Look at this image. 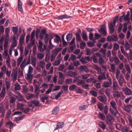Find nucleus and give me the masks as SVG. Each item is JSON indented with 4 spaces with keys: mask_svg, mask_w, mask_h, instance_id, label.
I'll list each match as a JSON object with an SVG mask.
<instances>
[{
    "mask_svg": "<svg viewBox=\"0 0 132 132\" xmlns=\"http://www.w3.org/2000/svg\"><path fill=\"white\" fill-rule=\"evenodd\" d=\"M41 84V81L40 80H34V85L35 87V92L37 94V96H38L39 93V90L40 88L39 87Z\"/></svg>",
    "mask_w": 132,
    "mask_h": 132,
    "instance_id": "nucleus-1",
    "label": "nucleus"
},
{
    "mask_svg": "<svg viewBox=\"0 0 132 132\" xmlns=\"http://www.w3.org/2000/svg\"><path fill=\"white\" fill-rule=\"evenodd\" d=\"M77 75L76 72L72 71H69L67 72V76H69L71 77H73Z\"/></svg>",
    "mask_w": 132,
    "mask_h": 132,
    "instance_id": "nucleus-23",
    "label": "nucleus"
},
{
    "mask_svg": "<svg viewBox=\"0 0 132 132\" xmlns=\"http://www.w3.org/2000/svg\"><path fill=\"white\" fill-rule=\"evenodd\" d=\"M125 67L128 73L130 74L131 70L129 65H125Z\"/></svg>",
    "mask_w": 132,
    "mask_h": 132,
    "instance_id": "nucleus-55",
    "label": "nucleus"
},
{
    "mask_svg": "<svg viewBox=\"0 0 132 132\" xmlns=\"http://www.w3.org/2000/svg\"><path fill=\"white\" fill-rule=\"evenodd\" d=\"M33 68L30 65L29 67L28 72V74H31L33 72Z\"/></svg>",
    "mask_w": 132,
    "mask_h": 132,
    "instance_id": "nucleus-59",
    "label": "nucleus"
},
{
    "mask_svg": "<svg viewBox=\"0 0 132 132\" xmlns=\"http://www.w3.org/2000/svg\"><path fill=\"white\" fill-rule=\"evenodd\" d=\"M123 90L126 95H132V91L127 87L123 88Z\"/></svg>",
    "mask_w": 132,
    "mask_h": 132,
    "instance_id": "nucleus-7",
    "label": "nucleus"
},
{
    "mask_svg": "<svg viewBox=\"0 0 132 132\" xmlns=\"http://www.w3.org/2000/svg\"><path fill=\"white\" fill-rule=\"evenodd\" d=\"M112 84V80L111 78H109L108 81H104L103 82L102 86L105 88L110 87Z\"/></svg>",
    "mask_w": 132,
    "mask_h": 132,
    "instance_id": "nucleus-3",
    "label": "nucleus"
},
{
    "mask_svg": "<svg viewBox=\"0 0 132 132\" xmlns=\"http://www.w3.org/2000/svg\"><path fill=\"white\" fill-rule=\"evenodd\" d=\"M36 57H32L31 58V64L33 66L35 67L36 65Z\"/></svg>",
    "mask_w": 132,
    "mask_h": 132,
    "instance_id": "nucleus-25",
    "label": "nucleus"
},
{
    "mask_svg": "<svg viewBox=\"0 0 132 132\" xmlns=\"http://www.w3.org/2000/svg\"><path fill=\"white\" fill-rule=\"evenodd\" d=\"M98 62L100 64H104V60L101 57H100L98 59Z\"/></svg>",
    "mask_w": 132,
    "mask_h": 132,
    "instance_id": "nucleus-62",
    "label": "nucleus"
},
{
    "mask_svg": "<svg viewBox=\"0 0 132 132\" xmlns=\"http://www.w3.org/2000/svg\"><path fill=\"white\" fill-rule=\"evenodd\" d=\"M72 34L70 33L68 34L66 36V39L69 42L70 40L72 38Z\"/></svg>",
    "mask_w": 132,
    "mask_h": 132,
    "instance_id": "nucleus-47",
    "label": "nucleus"
},
{
    "mask_svg": "<svg viewBox=\"0 0 132 132\" xmlns=\"http://www.w3.org/2000/svg\"><path fill=\"white\" fill-rule=\"evenodd\" d=\"M111 68L110 71L114 73L116 70V66L114 64H110Z\"/></svg>",
    "mask_w": 132,
    "mask_h": 132,
    "instance_id": "nucleus-28",
    "label": "nucleus"
},
{
    "mask_svg": "<svg viewBox=\"0 0 132 132\" xmlns=\"http://www.w3.org/2000/svg\"><path fill=\"white\" fill-rule=\"evenodd\" d=\"M71 18V16H70L68 15L67 14H64L56 17L55 19H57L58 20H61L65 18Z\"/></svg>",
    "mask_w": 132,
    "mask_h": 132,
    "instance_id": "nucleus-11",
    "label": "nucleus"
},
{
    "mask_svg": "<svg viewBox=\"0 0 132 132\" xmlns=\"http://www.w3.org/2000/svg\"><path fill=\"white\" fill-rule=\"evenodd\" d=\"M17 44V43L16 41L15 40H14L11 44V46L10 48H13L14 49V48L16 46Z\"/></svg>",
    "mask_w": 132,
    "mask_h": 132,
    "instance_id": "nucleus-43",
    "label": "nucleus"
},
{
    "mask_svg": "<svg viewBox=\"0 0 132 132\" xmlns=\"http://www.w3.org/2000/svg\"><path fill=\"white\" fill-rule=\"evenodd\" d=\"M124 15L125 18V21H129V11H128L127 12V14L126 15Z\"/></svg>",
    "mask_w": 132,
    "mask_h": 132,
    "instance_id": "nucleus-42",
    "label": "nucleus"
},
{
    "mask_svg": "<svg viewBox=\"0 0 132 132\" xmlns=\"http://www.w3.org/2000/svg\"><path fill=\"white\" fill-rule=\"evenodd\" d=\"M130 47V45L128 43V42L126 43L125 45V50H128L129 49Z\"/></svg>",
    "mask_w": 132,
    "mask_h": 132,
    "instance_id": "nucleus-57",
    "label": "nucleus"
},
{
    "mask_svg": "<svg viewBox=\"0 0 132 132\" xmlns=\"http://www.w3.org/2000/svg\"><path fill=\"white\" fill-rule=\"evenodd\" d=\"M24 106V104L22 103H18L17 105V108L19 109H21L22 110L23 109V106Z\"/></svg>",
    "mask_w": 132,
    "mask_h": 132,
    "instance_id": "nucleus-45",
    "label": "nucleus"
},
{
    "mask_svg": "<svg viewBox=\"0 0 132 132\" xmlns=\"http://www.w3.org/2000/svg\"><path fill=\"white\" fill-rule=\"evenodd\" d=\"M118 56L120 60L123 62L125 63H126L127 62V61L126 59L124 58V56L120 52L118 53Z\"/></svg>",
    "mask_w": 132,
    "mask_h": 132,
    "instance_id": "nucleus-13",
    "label": "nucleus"
},
{
    "mask_svg": "<svg viewBox=\"0 0 132 132\" xmlns=\"http://www.w3.org/2000/svg\"><path fill=\"white\" fill-rule=\"evenodd\" d=\"M98 98L100 101L104 103H105L107 101V97L105 95L99 96H98Z\"/></svg>",
    "mask_w": 132,
    "mask_h": 132,
    "instance_id": "nucleus-5",
    "label": "nucleus"
},
{
    "mask_svg": "<svg viewBox=\"0 0 132 132\" xmlns=\"http://www.w3.org/2000/svg\"><path fill=\"white\" fill-rule=\"evenodd\" d=\"M51 35L52 36H53V35L51 34H50V35H49L47 34H45L44 37V43L46 44H47L49 39L50 40V36Z\"/></svg>",
    "mask_w": 132,
    "mask_h": 132,
    "instance_id": "nucleus-14",
    "label": "nucleus"
},
{
    "mask_svg": "<svg viewBox=\"0 0 132 132\" xmlns=\"http://www.w3.org/2000/svg\"><path fill=\"white\" fill-rule=\"evenodd\" d=\"M35 31L34 30L31 32V44L32 45H33L35 43Z\"/></svg>",
    "mask_w": 132,
    "mask_h": 132,
    "instance_id": "nucleus-18",
    "label": "nucleus"
},
{
    "mask_svg": "<svg viewBox=\"0 0 132 132\" xmlns=\"http://www.w3.org/2000/svg\"><path fill=\"white\" fill-rule=\"evenodd\" d=\"M76 40L77 42H80L81 40V38L80 34L78 32L76 34Z\"/></svg>",
    "mask_w": 132,
    "mask_h": 132,
    "instance_id": "nucleus-48",
    "label": "nucleus"
},
{
    "mask_svg": "<svg viewBox=\"0 0 132 132\" xmlns=\"http://www.w3.org/2000/svg\"><path fill=\"white\" fill-rule=\"evenodd\" d=\"M12 112L10 109H8L6 112L5 116V120H9L10 119V117Z\"/></svg>",
    "mask_w": 132,
    "mask_h": 132,
    "instance_id": "nucleus-19",
    "label": "nucleus"
},
{
    "mask_svg": "<svg viewBox=\"0 0 132 132\" xmlns=\"http://www.w3.org/2000/svg\"><path fill=\"white\" fill-rule=\"evenodd\" d=\"M23 59V56H21L19 57L17 59V63L19 67Z\"/></svg>",
    "mask_w": 132,
    "mask_h": 132,
    "instance_id": "nucleus-39",
    "label": "nucleus"
},
{
    "mask_svg": "<svg viewBox=\"0 0 132 132\" xmlns=\"http://www.w3.org/2000/svg\"><path fill=\"white\" fill-rule=\"evenodd\" d=\"M111 91V90L109 88H107L105 90V93L108 96H110Z\"/></svg>",
    "mask_w": 132,
    "mask_h": 132,
    "instance_id": "nucleus-50",
    "label": "nucleus"
},
{
    "mask_svg": "<svg viewBox=\"0 0 132 132\" xmlns=\"http://www.w3.org/2000/svg\"><path fill=\"white\" fill-rule=\"evenodd\" d=\"M82 38L84 40L87 41L88 39V37L87 36L86 33L84 32L82 33Z\"/></svg>",
    "mask_w": 132,
    "mask_h": 132,
    "instance_id": "nucleus-46",
    "label": "nucleus"
},
{
    "mask_svg": "<svg viewBox=\"0 0 132 132\" xmlns=\"http://www.w3.org/2000/svg\"><path fill=\"white\" fill-rule=\"evenodd\" d=\"M10 62L11 59L10 57L9 56H8V57L6 59V62L7 66L9 67H10L11 66Z\"/></svg>",
    "mask_w": 132,
    "mask_h": 132,
    "instance_id": "nucleus-44",
    "label": "nucleus"
},
{
    "mask_svg": "<svg viewBox=\"0 0 132 132\" xmlns=\"http://www.w3.org/2000/svg\"><path fill=\"white\" fill-rule=\"evenodd\" d=\"M98 79L99 80V81H101L103 79H106V77L105 75L103 74L98 76Z\"/></svg>",
    "mask_w": 132,
    "mask_h": 132,
    "instance_id": "nucleus-41",
    "label": "nucleus"
},
{
    "mask_svg": "<svg viewBox=\"0 0 132 132\" xmlns=\"http://www.w3.org/2000/svg\"><path fill=\"white\" fill-rule=\"evenodd\" d=\"M90 76V74H86L85 75H82L81 77L83 79L85 80L87 79Z\"/></svg>",
    "mask_w": 132,
    "mask_h": 132,
    "instance_id": "nucleus-49",
    "label": "nucleus"
},
{
    "mask_svg": "<svg viewBox=\"0 0 132 132\" xmlns=\"http://www.w3.org/2000/svg\"><path fill=\"white\" fill-rule=\"evenodd\" d=\"M132 107V105H128L125 106L123 108L124 110L128 112L131 111V108Z\"/></svg>",
    "mask_w": 132,
    "mask_h": 132,
    "instance_id": "nucleus-26",
    "label": "nucleus"
},
{
    "mask_svg": "<svg viewBox=\"0 0 132 132\" xmlns=\"http://www.w3.org/2000/svg\"><path fill=\"white\" fill-rule=\"evenodd\" d=\"M129 130V128L126 126H125L122 128V132H128Z\"/></svg>",
    "mask_w": 132,
    "mask_h": 132,
    "instance_id": "nucleus-52",
    "label": "nucleus"
},
{
    "mask_svg": "<svg viewBox=\"0 0 132 132\" xmlns=\"http://www.w3.org/2000/svg\"><path fill=\"white\" fill-rule=\"evenodd\" d=\"M45 64V63L44 60L40 61L38 64V65L42 69L44 68Z\"/></svg>",
    "mask_w": 132,
    "mask_h": 132,
    "instance_id": "nucleus-24",
    "label": "nucleus"
},
{
    "mask_svg": "<svg viewBox=\"0 0 132 132\" xmlns=\"http://www.w3.org/2000/svg\"><path fill=\"white\" fill-rule=\"evenodd\" d=\"M122 93L120 92H119L118 90H116L113 92V95L115 98H118L120 97Z\"/></svg>",
    "mask_w": 132,
    "mask_h": 132,
    "instance_id": "nucleus-6",
    "label": "nucleus"
},
{
    "mask_svg": "<svg viewBox=\"0 0 132 132\" xmlns=\"http://www.w3.org/2000/svg\"><path fill=\"white\" fill-rule=\"evenodd\" d=\"M106 28L105 25H103L102 26L100 29L98 30V31L102 33L104 36H105L106 34Z\"/></svg>",
    "mask_w": 132,
    "mask_h": 132,
    "instance_id": "nucleus-8",
    "label": "nucleus"
},
{
    "mask_svg": "<svg viewBox=\"0 0 132 132\" xmlns=\"http://www.w3.org/2000/svg\"><path fill=\"white\" fill-rule=\"evenodd\" d=\"M49 97V96L45 95H43L40 97L43 103L45 102V100L47 99Z\"/></svg>",
    "mask_w": 132,
    "mask_h": 132,
    "instance_id": "nucleus-30",
    "label": "nucleus"
},
{
    "mask_svg": "<svg viewBox=\"0 0 132 132\" xmlns=\"http://www.w3.org/2000/svg\"><path fill=\"white\" fill-rule=\"evenodd\" d=\"M77 87L76 85L74 84H73L69 86V89L70 91L76 89Z\"/></svg>",
    "mask_w": 132,
    "mask_h": 132,
    "instance_id": "nucleus-51",
    "label": "nucleus"
},
{
    "mask_svg": "<svg viewBox=\"0 0 132 132\" xmlns=\"http://www.w3.org/2000/svg\"><path fill=\"white\" fill-rule=\"evenodd\" d=\"M8 49H4V53L3 54L4 56L5 57H6V56H7V57H8V56H9V55L8 54Z\"/></svg>",
    "mask_w": 132,
    "mask_h": 132,
    "instance_id": "nucleus-60",
    "label": "nucleus"
},
{
    "mask_svg": "<svg viewBox=\"0 0 132 132\" xmlns=\"http://www.w3.org/2000/svg\"><path fill=\"white\" fill-rule=\"evenodd\" d=\"M118 19V16H116L115 19L113 20L112 22L111 23L110 26H109L110 33L111 34L113 33L114 31V27L115 26L116 21Z\"/></svg>",
    "mask_w": 132,
    "mask_h": 132,
    "instance_id": "nucleus-2",
    "label": "nucleus"
},
{
    "mask_svg": "<svg viewBox=\"0 0 132 132\" xmlns=\"http://www.w3.org/2000/svg\"><path fill=\"white\" fill-rule=\"evenodd\" d=\"M5 95V88L3 87L2 89L1 93H0V96L2 97H4Z\"/></svg>",
    "mask_w": 132,
    "mask_h": 132,
    "instance_id": "nucleus-38",
    "label": "nucleus"
},
{
    "mask_svg": "<svg viewBox=\"0 0 132 132\" xmlns=\"http://www.w3.org/2000/svg\"><path fill=\"white\" fill-rule=\"evenodd\" d=\"M64 124L63 122L58 123L57 124L56 129H55L54 130H55L56 129L59 128H63L64 126Z\"/></svg>",
    "mask_w": 132,
    "mask_h": 132,
    "instance_id": "nucleus-34",
    "label": "nucleus"
},
{
    "mask_svg": "<svg viewBox=\"0 0 132 132\" xmlns=\"http://www.w3.org/2000/svg\"><path fill=\"white\" fill-rule=\"evenodd\" d=\"M118 80L119 84L120 86H123V84L124 83H126L125 80L123 76H121L118 79H117Z\"/></svg>",
    "mask_w": 132,
    "mask_h": 132,
    "instance_id": "nucleus-15",
    "label": "nucleus"
},
{
    "mask_svg": "<svg viewBox=\"0 0 132 132\" xmlns=\"http://www.w3.org/2000/svg\"><path fill=\"white\" fill-rule=\"evenodd\" d=\"M107 123L108 124H110L112 121L113 120V119L112 117L109 115H107L106 116Z\"/></svg>",
    "mask_w": 132,
    "mask_h": 132,
    "instance_id": "nucleus-12",
    "label": "nucleus"
},
{
    "mask_svg": "<svg viewBox=\"0 0 132 132\" xmlns=\"http://www.w3.org/2000/svg\"><path fill=\"white\" fill-rule=\"evenodd\" d=\"M99 126L103 129H104L105 128V125L103 122H100Z\"/></svg>",
    "mask_w": 132,
    "mask_h": 132,
    "instance_id": "nucleus-58",
    "label": "nucleus"
},
{
    "mask_svg": "<svg viewBox=\"0 0 132 132\" xmlns=\"http://www.w3.org/2000/svg\"><path fill=\"white\" fill-rule=\"evenodd\" d=\"M55 38L54 39V42L58 44H59V42L61 43L62 41L60 37L57 34H55Z\"/></svg>",
    "mask_w": 132,
    "mask_h": 132,
    "instance_id": "nucleus-16",
    "label": "nucleus"
},
{
    "mask_svg": "<svg viewBox=\"0 0 132 132\" xmlns=\"http://www.w3.org/2000/svg\"><path fill=\"white\" fill-rule=\"evenodd\" d=\"M119 87L117 81L116 79H114L113 81V90H116L118 89Z\"/></svg>",
    "mask_w": 132,
    "mask_h": 132,
    "instance_id": "nucleus-10",
    "label": "nucleus"
},
{
    "mask_svg": "<svg viewBox=\"0 0 132 132\" xmlns=\"http://www.w3.org/2000/svg\"><path fill=\"white\" fill-rule=\"evenodd\" d=\"M80 69L81 71H85L86 73L89 72L88 68L86 66L81 65L80 67Z\"/></svg>",
    "mask_w": 132,
    "mask_h": 132,
    "instance_id": "nucleus-22",
    "label": "nucleus"
},
{
    "mask_svg": "<svg viewBox=\"0 0 132 132\" xmlns=\"http://www.w3.org/2000/svg\"><path fill=\"white\" fill-rule=\"evenodd\" d=\"M43 44L42 42L39 41V45L38 46V49L40 52H43L46 50V46L45 45L44 46V48L42 49Z\"/></svg>",
    "mask_w": 132,
    "mask_h": 132,
    "instance_id": "nucleus-9",
    "label": "nucleus"
},
{
    "mask_svg": "<svg viewBox=\"0 0 132 132\" xmlns=\"http://www.w3.org/2000/svg\"><path fill=\"white\" fill-rule=\"evenodd\" d=\"M93 68L98 71L99 72H101V70L100 67H98L97 65H93Z\"/></svg>",
    "mask_w": 132,
    "mask_h": 132,
    "instance_id": "nucleus-33",
    "label": "nucleus"
},
{
    "mask_svg": "<svg viewBox=\"0 0 132 132\" xmlns=\"http://www.w3.org/2000/svg\"><path fill=\"white\" fill-rule=\"evenodd\" d=\"M116 77L117 79H118L120 77H121V76H123L120 73V72L119 69H117L116 70Z\"/></svg>",
    "mask_w": 132,
    "mask_h": 132,
    "instance_id": "nucleus-21",
    "label": "nucleus"
},
{
    "mask_svg": "<svg viewBox=\"0 0 132 132\" xmlns=\"http://www.w3.org/2000/svg\"><path fill=\"white\" fill-rule=\"evenodd\" d=\"M18 10L21 12L23 11L21 3H19L18 4Z\"/></svg>",
    "mask_w": 132,
    "mask_h": 132,
    "instance_id": "nucleus-64",
    "label": "nucleus"
},
{
    "mask_svg": "<svg viewBox=\"0 0 132 132\" xmlns=\"http://www.w3.org/2000/svg\"><path fill=\"white\" fill-rule=\"evenodd\" d=\"M26 61L25 60H24L22 62L21 65L20 67L22 69L26 65Z\"/></svg>",
    "mask_w": 132,
    "mask_h": 132,
    "instance_id": "nucleus-56",
    "label": "nucleus"
},
{
    "mask_svg": "<svg viewBox=\"0 0 132 132\" xmlns=\"http://www.w3.org/2000/svg\"><path fill=\"white\" fill-rule=\"evenodd\" d=\"M20 88V85L18 83H16L15 85V90H19Z\"/></svg>",
    "mask_w": 132,
    "mask_h": 132,
    "instance_id": "nucleus-63",
    "label": "nucleus"
},
{
    "mask_svg": "<svg viewBox=\"0 0 132 132\" xmlns=\"http://www.w3.org/2000/svg\"><path fill=\"white\" fill-rule=\"evenodd\" d=\"M61 62V60L59 59L58 61H55L52 64L54 66H57L59 65Z\"/></svg>",
    "mask_w": 132,
    "mask_h": 132,
    "instance_id": "nucleus-61",
    "label": "nucleus"
},
{
    "mask_svg": "<svg viewBox=\"0 0 132 132\" xmlns=\"http://www.w3.org/2000/svg\"><path fill=\"white\" fill-rule=\"evenodd\" d=\"M111 106L114 110H117V106L116 103L114 100H112L110 102Z\"/></svg>",
    "mask_w": 132,
    "mask_h": 132,
    "instance_id": "nucleus-20",
    "label": "nucleus"
},
{
    "mask_svg": "<svg viewBox=\"0 0 132 132\" xmlns=\"http://www.w3.org/2000/svg\"><path fill=\"white\" fill-rule=\"evenodd\" d=\"M25 35V34L21 35L20 37L19 42L20 45H22L24 43Z\"/></svg>",
    "mask_w": 132,
    "mask_h": 132,
    "instance_id": "nucleus-29",
    "label": "nucleus"
},
{
    "mask_svg": "<svg viewBox=\"0 0 132 132\" xmlns=\"http://www.w3.org/2000/svg\"><path fill=\"white\" fill-rule=\"evenodd\" d=\"M59 111V108L56 107L54 108L52 110V114L54 115L56 114Z\"/></svg>",
    "mask_w": 132,
    "mask_h": 132,
    "instance_id": "nucleus-27",
    "label": "nucleus"
},
{
    "mask_svg": "<svg viewBox=\"0 0 132 132\" xmlns=\"http://www.w3.org/2000/svg\"><path fill=\"white\" fill-rule=\"evenodd\" d=\"M108 109L109 107L105 105L104 106L103 109V113L106 115L107 114L108 112Z\"/></svg>",
    "mask_w": 132,
    "mask_h": 132,
    "instance_id": "nucleus-37",
    "label": "nucleus"
},
{
    "mask_svg": "<svg viewBox=\"0 0 132 132\" xmlns=\"http://www.w3.org/2000/svg\"><path fill=\"white\" fill-rule=\"evenodd\" d=\"M9 42V41L5 40L4 45V49H7Z\"/></svg>",
    "mask_w": 132,
    "mask_h": 132,
    "instance_id": "nucleus-53",
    "label": "nucleus"
},
{
    "mask_svg": "<svg viewBox=\"0 0 132 132\" xmlns=\"http://www.w3.org/2000/svg\"><path fill=\"white\" fill-rule=\"evenodd\" d=\"M114 110L113 109H110L109 110L110 112L114 116H116L118 113V112L117 110H117Z\"/></svg>",
    "mask_w": 132,
    "mask_h": 132,
    "instance_id": "nucleus-35",
    "label": "nucleus"
},
{
    "mask_svg": "<svg viewBox=\"0 0 132 132\" xmlns=\"http://www.w3.org/2000/svg\"><path fill=\"white\" fill-rule=\"evenodd\" d=\"M59 51V48H55L52 51V54L56 56Z\"/></svg>",
    "mask_w": 132,
    "mask_h": 132,
    "instance_id": "nucleus-40",
    "label": "nucleus"
},
{
    "mask_svg": "<svg viewBox=\"0 0 132 132\" xmlns=\"http://www.w3.org/2000/svg\"><path fill=\"white\" fill-rule=\"evenodd\" d=\"M50 39L49 40V45H48V49H47V51H48V52H50L51 49L52 48L54 47V46L52 44L51 42V40L53 38V36H52L51 35H50Z\"/></svg>",
    "mask_w": 132,
    "mask_h": 132,
    "instance_id": "nucleus-4",
    "label": "nucleus"
},
{
    "mask_svg": "<svg viewBox=\"0 0 132 132\" xmlns=\"http://www.w3.org/2000/svg\"><path fill=\"white\" fill-rule=\"evenodd\" d=\"M119 48V45L117 43H114V44L113 50L117 51Z\"/></svg>",
    "mask_w": 132,
    "mask_h": 132,
    "instance_id": "nucleus-54",
    "label": "nucleus"
},
{
    "mask_svg": "<svg viewBox=\"0 0 132 132\" xmlns=\"http://www.w3.org/2000/svg\"><path fill=\"white\" fill-rule=\"evenodd\" d=\"M98 117L100 119L103 120H104L105 116L104 114L102 113L99 112L98 114Z\"/></svg>",
    "mask_w": 132,
    "mask_h": 132,
    "instance_id": "nucleus-31",
    "label": "nucleus"
},
{
    "mask_svg": "<svg viewBox=\"0 0 132 132\" xmlns=\"http://www.w3.org/2000/svg\"><path fill=\"white\" fill-rule=\"evenodd\" d=\"M17 72L15 71H14L12 72L11 77L12 80L13 81H15L16 79L17 78Z\"/></svg>",
    "mask_w": 132,
    "mask_h": 132,
    "instance_id": "nucleus-17",
    "label": "nucleus"
},
{
    "mask_svg": "<svg viewBox=\"0 0 132 132\" xmlns=\"http://www.w3.org/2000/svg\"><path fill=\"white\" fill-rule=\"evenodd\" d=\"M45 54L43 53H38L37 55V58L40 60H42L45 56Z\"/></svg>",
    "mask_w": 132,
    "mask_h": 132,
    "instance_id": "nucleus-32",
    "label": "nucleus"
},
{
    "mask_svg": "<svg viewBox=\"0 0 132 132\" xmlns=\"http://www.w3.org/2000/svg\"><path fill=\"white\" fill-rule=\"evenodd\" d=\"M97 106L98 109L101 111H103V108L104 107L103 104L101 103L98 102L97 104Z\"/></svg>",
    "mask_w": 132,
    "mask_h": 132,
    "instance_id": "nucleus-36",
    "label": "nucleus"
}]
</instances>
